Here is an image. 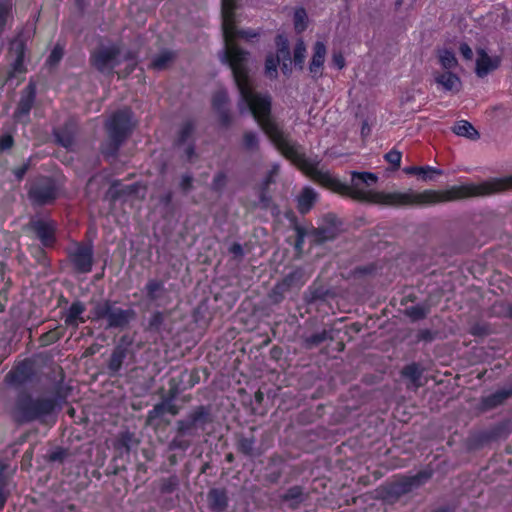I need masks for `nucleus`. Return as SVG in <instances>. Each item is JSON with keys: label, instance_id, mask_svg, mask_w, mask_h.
<instances>
[{"label": "nucleus", "instance_id": "1", "mask_svg": "<svg viewBox=\"0 0 512 512\" xmlns=\"http://www.w3.org/2000/svg\"><path fill=\"white\" fill-rule=\"evenodd\" d=\"M236 0H222V29L225 46L221 60L232 70L233 79L239 92L238 108L241 113L250 112L265 134L281 153L292 160L314 181L341 194L363 202L384 206L403 207L410 205H432L449 202V189L445 191L425 190L417 193L412 189L405 192H376L365 189L364 185L377 182L378 177L370 172H352L351 183L346 185L335 179L329 171L320 169L318 164L304 155L300 145L295 143L271 117V96L258 92L249 75V53L234 44L237 37L252 39L259 34L253 30H237L234 20Z\"/></svg>", "mask_w": 512, "mask_h": 512}, {"label": "nucleus", "instance_id": "2", "mask_svg": "<svg viewBox=\"0 0 512 512\" xmlns=\"http://www.w3.org/2000/svg\"><path fill=\"white\" fill-rule=\"evenodd\" d=\"M91 62L103 74H112L114 68L125 62L124 76L130 74L136 66L134 54L129 50H124L120 43L100 47L92 54Z\"/></svg>", "mask_w": 512, "mask_h": 512}, {"label": "nucleus", "instance_id": "3", "mask_svg": "<svg viewBox=\"0 0 512 512\" xmlns=\"http://www.w3.org/2000/svg\"><path fill=\"white\" fill-rule=\"evenodd\" d=\"M55 400L50 397L32 398L23 394L17 398L13 409V417L18 422H30L34 420H43L55 409Z\"/></svg>", "mask_w": 512, "mask_h": 512}, {"label": "nucleus", "instance_id": "4", "mask_svg": "<svg viewBox=\"0 0 512 512\" xmlns=\"http://www.w3.org/2000/svg\"><path fill=\"white\" fill-rule=\"evenodd\" d=\"M132 113L129 109H123L113 114L106 124L109 139L102 146V153L107 156H114L120 145L132 129Z\"/></svg>", "mask_w": 512, "mask_h": 512}, {"label": "nucleus", "instance_id": "5", "mask_svg": "<svg viewBox=\"0 0 512 512\" xmlns=\"http://www.w3.org/2000/svg\"><path fill=\"white\" fill-rule=\"evenodd\" d=\"M90 313L93 320H105L106 329H123L136 318V312L134 309H123L117 306L115 302H111L109 300L96 302Z\"/></svg>", "mask_w": 512, "mask_h": 512}, {"label": "nucleus", "instance_id": "6", "mask_svg": "<svg viewBox=\"0 0 512 512\" xmlns=\"http://www.w3.org/2000/svg\"><path fill=\"white\" fill-rule=\"evenodd\" d=\"M209 422V413L204 406H198L185 419L176 422L179 434L190 437L196 436L198 429H204Z\"/></svg>", "mask_w": 512, "mask_h": 512}, {"label": "nucleus", "instance_id": "7", "mask_svg": "<svg viewBox=\"0 0 512 512\" xmlns=\"http://www.w3.org/2000/svg\"><path fill=\"white\" fill-rule=\"evenodd\" d=\"M29 198L35 205H46L57 198V188L51 178L37 179L29 190Z\"/></svg>", "mask_w": 512, "mask_h": 512}, {"label": "nucleus", "instance_id": "8", "mask_svg": "<svg viewBox=\"0 0 512 512\" xmlns=\"http://www.w3.org/2000/svg\"><path fill=\"white\" fill-rule=\"evenodd\" d=\"M431 476L432 473L425 470L411 477H403L391 485L390 493L397 497L409 493L426 483Z\"/></svg>", "mask_w": 512, "mask_h": 512}, {"label": "nucleus", "instance_id": "9", "mask_svg": "<svg viewBox=\"0 0 512 512\" xmlns=\"http://www.w3.org/2000/svg\"><path fill=\"white\" fill-rule=\"evenodd\" d=\"M476 54L475 73L480 78L497 70L501 65L502 58L499 55L491 56L483 48H478Z\"/></svg>", "mask_w": 512, "mask_h": 512}, {"label": "nucleus", "instance_id": "10", "mask_svg": "<svg viewBox=\"0 0 512 512\" xmlns=\"http://www.w3.org/2000/svg\"><path fill=\"white\" fill-rule=\"evenodd\" d=\"M27 229L33 231L44 246H51L55 241V223L50 220L32 219Z\"/></svg>", "mask_w": 512, "mask_h": 512}, {"label": "nucleus", "instance_id": "11", "mask_svg": "<svg viewBox=\"0 0 512 512\" xmlns=\"http://www.w3.org/2000/svg\"><path fill=\"white\" fill-rule=\"evenodd\" d=\"M75 269L81 273L91 271L93 264V249L89 245H79L70 254Z\"/></svg>", "mask_w": 512, "mask_h": 512}, {"label": "nucleus", "instance_id": "12", "mask_svg": "<svg viewBox=\"0 0 512 512\" xmlns=\"http://www.w3.org/2000/svg\"><path fill=\"white\" fill-rule=\"evenodd\" d=\"M325 221L330 225H324L313 230L312 236L316 243H323L335 239L340 229L337 225L338 220L333 215H327Z\"/></svg>", "mask_w": 512, "mask_h": 512}, {"label": "nucleus", "instance_id": "13", "mask_svg": "<svg viewBox=\"0 0 512 512\" xmlns=\"http://www.w3.org/2000/svg\"><path fill=\"white\" fill-rule=\"evenodd\" d=\"M327 49L323 42L317 41L313 47V56L309 64V71L313 78L322 76Z\"/></svg>", "mask_w": 512, "mask_h": 512}, {"label": "nucleus", "instance_id": "14", "mask_svg": "<svg viewBox=\"0 0 512 512\" xmlns=\"http://www.w3.org/2000/svg\"><path fill=\"white\" fill-rule=\"evenodd\" d=\"M433 76L435 83L441 86L443 90L453 93H457L460 91L461 80L452 71H436L433 73Z\"/></svg>", "mask_w": 512, "mask_h": 512}, {"label": "nucleus", "instance_id": "15", "mask_svg": "<svg viewBox=\"0 0 512 512\" xmlns=\"http://www.w3.org/2000/svg\"><path fill=\"white\" fill-rule=\"evenodd\" d=\"M85 310L86 307L84 303L80 301L73 302L64 315L65 324L77 328L80 323L85 322V318L83 317Z\"/></svg>", "mask_w": 512, "mask_h": 512}, {"label": "nucleus", "instance_id": "16", "mask_svg": "<svg viewBox=\"0 0 512 512\" xmlns=\"http://www.w3.org/2000/svg\"><path fill=\"white\" fill-rule=\"evenodd\" d=\"M229 97L225 90H219L213 96V107L218 112L221 122L225 125L230 123V115L228 110Z\"/></svg>", "mask_w": 512, "mask_h": 512}, {"label": "nucleus", "instance_id": "17", "mask_svg": "<svg viewBox=\"0 0 512 512\" xmlns=\"http://www.w3.org/2000/svg\"><path fill=\"white\" fill-rule=\"evenodd\" d=\"M35 98V91L33 85H28L27 92L19 101L18 107L15 111V118L21 120L23 117L28 116Z\"/></svg>", "mask_w": 512, "mask_h": 512}, {"label": "nucleus", "instance_id": "18", "mask_svg": "<svg viewBox=\"0 0 512 512\" xmlns=\"http://www.w3.org/2000/svg\"><path fill=\"white\" fill-rule=\"evenodd\" d=\"M210 508L215 512H223L228 504L227 493L224 489H211L208 493Z\"/></svg>", "mask_w": 512, "mask_h": 512}, {"label": "nucleus", "instance_id": "19", "mask_svg": "<svg viewBox=\"0 0 512 512\" xmlns=\"http://www.w3.org/2000/svg\"><path fill=\"white\" fill-rule=\"evenodd\" d=\"M407 174H414L421 176L424 181H433L436 176L443 174L441 169L431 166H411L404 169Z\"/></svg>", "mask_w": 512, "mask_h": 512}, {"label": "nucleus", "instance_id": "20", "mask_svg": "<svg viewBox=\"0 0 512 512\" xmlns=\"http://www.w3.org/2000/svg\"><path fill=\"white\" fill-rule=\"evenodd\" d=\"M317 200V193L309 187L304 188L298 196V210L302 214H306L311 210Z\"/></svg>", "mask_w": 512, "mask_h": 512}, {"label": "nucleus", "instance_id": "21", "mask_svg": "<svg viewBox=\"0 0 512 512\" xmlns=\"http://www.w3.org/2000/svg\"><path fill=\"white\" fill-rule=\"evenodd\" d=\"M452 131L456 135L466 137L470 140H477L480 137L478 131L474 128V126L466 120H460L456 122L452 127Z\"/></svg>", "mask_w": 512, "mask_h": 512}, {"label": "nucleus", "instance_id": "22", "mask_svg": "<svg viewBox=\"0 0 512 512\" xmlns=\"http://www.w3.org/2000/svg\"><path fill=\"white\" fill-rule=\"evenodd\" d=\"M25 46L21 39H15L11 43L10 54L14 57V70L17 72L22 71V65L24 60Z\"/></svg>", "mask_w": 512, "mask_h": 512}, {"label": "nucleus", "instance_id": "23", "mask_svg": "<svg viewBox=\"0 0 512 512\" xmlns=\"http://www.w3.org/2000/svg\"><path fill=\"white\" fill-rule=\"evenodd\" d=\"M437 55L439 63L445 71H452L457 67L458 61L452 51L441 49L438 51Z\"/></svg>", "mask_w": 512, "mask_h": 512}, {"label": "nucleus", "instance_id": "24", "mask_svg": "<svg viewBox=\"0 0 512 512\" xmlns=\"http://www.w3.org/2000/svg\"><path fill=\"white\" fill-rule=\"evenodd\" d=\"M512 396V389H501L484 399V404L488 408L502 404L506 399Z\"/></svg>", "mask_w": 512, "mask_h": 512}, {"label": "nucleus", "instance_id": "25", "mask_svg": "<svg viewBox=\"0 0 512 512\" xmlns=\"http://www.w3.org/2000/svg\"><path fill=\"white\" fill-rule=\"evenodd\" d=\"M174 59V54L170 51H163L153 59L151 66L156 70L166 69Z\"/></svg>", "mask_w": 512, "mask_h": 512}, {"label": "nucleus", "instance_id": "26", "mask_svg": "<svg viewBox=\"0 0 512 512\" xmlns=\"http://www.w3.org/2000/svg\"><path fill=\"white\" fill-rule=\"evenodd\" d=\"M126 357L125 350L122 348H116L113 353L111 354L108 368L112 372H117L120 370L123 361Z\"/></svg>", "mask_w": 512, "mask_h": 512}, {"label": "nucleus", "instance_id": "27", "mask_svg": "<svg viewBox=\"0 0 512 512\" xmlns=\"http://www.w3.org/2000/svg\"><path fill=\"white\" fill-rule=\"evenodd\" d=\"M145 290L147 293V297L154 301L160 298L162 292L164 290V285L162 282L157 280H149L145 286Z\"/></svg>", "mask_w": 512, "mask_h": 512}, {"label": "nucleus", "instance_id": "28", "mask_svg": "<svg viewBox=\"0 0 512 512\" xmlns=\"http://www.w3.org/2000/svg\"><path fill=\"white\" fill-rule=\"evenodd\" d=\"M403 375L411 380L415 387H419L422 372L419 366L415 363L406 366L403 369Z\"/></svg>", "mask_w": 512, "mask_h": 512}, {"label": "nucleus", "instance_id": "29", "mask_svg": "<svg viewBox=\"0 0 512 512\" xmlns=\"http://www.w3.org/2000/svg\"><path fill=\"white\" fill-rule=\"evenodd\" d=\"M294 28L301 33L307 28L308 16L304 8H297L294 12Z\"/></svg>", "mask_w": 512, "mask_h": 512}, {"label": "nucleus", "instance_id": "30", "mask_svg": "<svg viewBox=\"0 0 512 512\" xmlns=\"http://www.w3.org/2000/svg\"><path fill=\"white\" fill-rule=\"evenodd\" d=\"M27 376L28 373L26 365H19L8 374V377L11 379V382L15 384L23 383L26 380Z\"/></svg>", "mask_w": 512, "mask_h": 512}, {"label": "nucleus", "instance_id": "31", "mask_svg": "<svg viewBox=\"0 0 512 512\" xmlns=\"http://www.w3.org/2000/svg\"><path fill=\"white\" fill-rule=\"evenodd\" d=\"M243 146L248 151H256L259 147V139L256 133L248 131L243 135Z\"/></svg>", "mask_w": 512, "mask_h": 512}, {"label": "nucleus", "instance_id": "32", "mask_svg": "<svg viewBox=\"0 0 512 512\" xmlns=\"http://www.w3.org/2000/svg\"><path fill=\"white\" fill-rule=\"evenodd\" d=\"M306 58V46L303 40H298L295 48H294V62L296 65H299L300 68H303L304 62Z\"/></svg>", "mask_w": 512, "mask_h": 512}, {"label": "nucleus", "instance_id": "33", "mask_svg": "<svg viewBox=\"0 0 512 512\" xmlns=\"http://www.w3.org/2000/svg\"><path fill=\"white\" fill-rule=\"evenodd\" d=\"M194 132V125L191 122H186L182 125L179 135L177 144H185L189 142Z\"/></svg>", "mask_w": 512, "mask_h": 512}, {"label": "nucleus", "instance_id": "34", "mask_svg": "<svg viewBox=\"0 0 512 512\" xmlns=\"http://www.w3.org/2000/svg\"><path fill=\"white\" fill-rule=\"evenodd\" d=\"M304 282H305V279H304L303 270L297 269L285 277V279L283 281V285H286V286H291L294 284L302 285V284H304Z\"/></svg>", "mask_w": 512, "mask_h": 512}, {"label": "nucleus", "instance_id": "35", "mask_svg": "<svg viewBox=\"0 0 512 512\" xmlns=\"http://www.w3.org/2000/svg\"><path fill=\"white\" fill-rule=\"evenodd\" d=\"M255 439L254 437L241 438L238 442V449L248 456L254 455Z\"/></svg>", "mask_w": 512, "mask_h": 512}, {"label": "nucleus", "instance_id": "36", "mask_svg": "<svg viewBox=\"0 0 512 512\" xmlns=\"http://www.w3.org/2000/svg\"><path fill=\"white\" fill-rule=\"evenodd\" d=\"M227 182H228V177H227L226 173L223 171H219L213 177V180L211 182V188L214 191L220 192L226 187Z\"/></svg>", "mask_w": 512, "mask_h": 512}, {"label": "nucleus", "instance_id": "37", "mask_svg": "<svg viewBox=\"0 0 512 512\" xmlns=\"http://www.w3.org/2000/svg\"><path fill=\"white\" fill-rule=\"evenodd\" d=\"M186 436L187 435L179 434L177 431L176 436L170 442V449L186 450L191 445V441L185 439Z\"/></svg>", "mask_w": 512, "mask_h": 512}, {"label": "nucleus", "instance_id": "38", "mask_svg": "<svg viewBox=\"0 0 512 512\" xmlns=\"http://www.w3.org/2000/svg\"><path fill=\"white\" fill-rule=\"evenodd\" d=\"M406 314L412 320H419L424 318L428 314V309L421 305L412 306L406 309Z\"/></svg>", "mask_w": 512, "mask_h": 512}, {"label": "nucleus", "instance_id": "39", "mask_svg": "<svg viewBox=\"0 0 512 512\" xmlns=\"http://www.w3.org/2000/svg\"><path fill=\"white\" fill-rule=\"evenodd\" d=\"M278 63H279V57H274V56L270 55L266 58L265 72L268 77H270V78L276 77Z\"/></svg>", "mask_w": 512, "mask_h": 512}, {"label": "nucleus", "instance_id": "40", "mask_svg": "<svg viewBox=\"0 0 512 512\" xmlns=\"http://www.w3.org/2000/svg\"><path fill=\"white\" fill-rule=\"evenodd\" d=\"M57 142L63 147H70L73 144V136L70 132L58 129L54 132Z\"/></svg>", "mask_w": 512, "mask_h": 512}, {"label": "nucleus", "instance_id": "41", "mask_svg": "<svg viewBox=\"0 0 512 512\" xmlns=\"http://www.w3.org/2000/svg\"><path fill=\"white\" fill-rule=\"evenodd\" d=\"M164 314L162 312H155L149 320V329L158 331L164 323Z\"/></svg>", "mask_w": 512, "mask_h": 512}, {"label": "nucleus", "instance_id": "42", "mask_svg": "<svg viewBox=\"0 0 512 512\" xmlns=\"http://www.w3.org/2000/svg\"><path fill=\"white\" fill-rule=\"evenodd\" d=\"M328 337V333L326 331H322L320 333H316L311 335L306 339V343L308 347H314L324 342Z\"/></svg>", "mask_w": 512, "mask_h": 512}, {"label": "nucleus", "instance_id": "43", "mask_svg": "<svg viewBox=\"0 0 512 512\" xmlns=\"http://www.w3.org/2000/svg\"><path fill=\"white\" fill-rule=\"evenodd\" d=\"M166 407V402L155 405L154 408L149 411L148 419L153 420L162 417L164 414H166Z\"/></svg>", "mask_w": 512, "mask_h": 512}, {"label": "nucleus", "instance_id": "44", "mask_svg": "<svg viewBox=\"0 0 512 512\" xmlns=\"http://www.w3.org/2000/svg\"><path fill=\"white\" fill-rule=\"evenodd\" d=\"M401 157V152L397 150H391L385 155V159L396 168L400 166Z\"/></svg>", "mask_w": 512, "mask_h": 512}, {"label": "nucleus", "instance_id": "45", "mask_svg": "<svg viewBox=\"0 0 512 512\" xmlns=\"http://www.w3.org/2000/svg\"><path fill=\"white\" fill-rule=\"evenodd\" d=\"M179 186L183 192L187 193L193 188V177L190 174H184L181 177Z\"/></svg>", "mask_w": 512, "mask_h": 512}, {"label": "nucleus", "instance_id": "46", "mask_svg": "<svg viewBox=\"0 0 512 512\" xmlns=\"http://www.w3.org/2000/svg\"><path fill=\"white\" fill-rule=\"evenodd\" d=\"M63 57V49L60 46H56L48 57V63L50 65L57 64Z\"/></svg>", "mask_w": 512, "mask_h": 512}, {"label": "nucleus", "instance_id": "47", "mask_svg": "<svg viewBox=\"0 0 512 512\" xmlns=\"http://www.w3.org/2000/svg\"><path fill=\"white\" fill-rule=\"evenodd\" d=\"M416 92H420V90H414V89H411V90H407L405 91L401 98H400V103L402 105H406L408 103H411L415 100V94Z\"/></svg>", "mask_w": 512, "mask_h": 512}, {"label": "nucleus", "instance_id": "48", "mask_svg": "<svg viewBox=\"0 0 512 512\" xmlns=\"http://www.w3.org/2000/svg\"><path fill=\"white\" fill-rule=\"evenodd\" d=\"M9 3L8 0L0 2V28L4 26L6 22V17L9 12Z\"/></svg>", "mask_w": 512, "mask_h": 512}, {"label": "nucleus", "instance_id": "49", "mask_svg": "<svg viewBox=\"0 0 512 512\" xmlns=\"http://www.w3.org/2000/svg\"><path fill=\"white\" fill-rule=\"evenodd\" d=\"M286 500H294V499H302V492L299 487L291 488L287 491L285 495Z\"/></svg>", "mask_w": 512, "mask_h": 512}, {"label": "nucleus", "instance_id": "50", "mask_svg": "<svg viewBox=\"0 0 512 512\" xmlns=\"http://www.w3.org/2000/svg\"><path fill=\"white\" fill-rule=\"evenodd\" d=\"M178 146L183 147V153L187 160H191L195 155L194 146L191 143L178 144Z\"/></svg>", "mask_w": 512, "mask_h": 512}, {"label": "nucleus", "instance_id": "51", "mask_svg": "<svg viewBox=\"0 0 512 512\" xmlns=\"http://www.w3.org/2000/svg\"><path fill=\"white\" fill-rule=\"evenodd\" d=\"M459 51L466 60H471L473 58V51L467 43H461Z\"/></svg>", "mask_w": 512, "mask_h": 512}, {"label": "nucleus", "instance_id": "52", "mask_svg": "<svg viewBox=\"0 0 512 512\" xmlns=\"http://www.w3.org/2000/svg\"><path fill=\"white\" fill-rule=\"evenodd\" d=\"M229 252L234 255L235 258L241 259L244 255L243 248L239 243H234L229 248Z\"/></svg>", "mask_w": 512, "mask_h": 512}, {"label": "nucleus", "instance_id": "53", "mask_svg": "<svg viewBox=\"0 0 512 512\" xmlns=\"http://www.w3.org/2000/svg\"><path fill=\"white\" fill-rule=\"evenodd\" d=\"M13 145V138L10 135H4L0 138V149L6 150L11 148Z\"/></svg>", "mask_w": 512, "mask_h": 512}, {"label": "nucleus", "instance_id": "54", "mask_svg": "<svg viewBox=\"0 0 512 512\" xmlns=\"http://www.w3.org/2000/svg\"><path fill=\"white\" fill-rule=\"evenodd\" d=\"M296 232H297V240H296V243H295V247H296V249L300 250L302 248L303 243H304L305 232L300 227L296 228Z\"/></svg>", "mask_w": 512, "mask_h": 512}, {"label": "nucleus", "instance_id": "55", "mask_svg": "<svg viewBox=\"0 0 512 512\" xmlns=\"http://www.w3.org/2000/svg\"><path fill=\"white\" fill-rule=\"evenodd\" d=\"M59 338L58 334L54 331H50L42 336V342L44 344L52 343Z\"/></svg>", "mask_w": 512, "mask_h": 512}, {"label": "nucleus", "instance_id": "56", "mask_svg": "<svg viewBox=\"0 0 512 512\" xmlns=\"http://www.w3.org/2000/svg\"><path fill=\"white\" fill-rule=\"evenodd\" d=\"M28 170V165H23L19 168H17L14 173H15V176L18 180H21L23 178V176L25 175V173L27 172Z\"/></svg>", "mask_w": 512, "mask_h": 512}, {"label": "nucleus", "instance_id": "57", "mask_svg": "<svg viewBox=\"0 0 512 512\" xmlns=\"http://www.w3.org/2000/svg\"><path fill=\"white\" fill-rule=\"evenodd\" d=\"M166 406V413H169L171 415H177L179 413V409L175 404L171 402H166Z\"/></svg>", "mask_w": 512, "mask_h": 512}, {"label": "nucleus", "instance_id": "58", "mask_svg": "<svg viewBox=\"0 0 512 512\" xmlns=\"http://www.w3.org/2000/svg\"><path fill=\"white\" fill-rule=\"evenodd\" d=\"M278 40H279V43L281 42L283 44V47L279 49V52L283 55L288 56L289 50H288L287 40L284 39L282 36H279Z\"/></svg>", "mask_w": 512, "mask_h": 512}, {"label": "nucleus", "instance_id": "59", "mask_svg": "<svg viewBox=\"0 0 512 512\" xmlns=\"http://www.w3.org/2000/svg\"><path fill=\"white\" fill-rule=\"evenodd\" d=\"M260 201H261L262 206H263L264 208L268 207L269 202H270V199H269V197L266 195L265 191H262V192H261V195H260Z\"/></svg>", "mask_w": 512, "mask_h": 512}, {"label": "nucleus", "instance_id": "60", "mask_svg": "<svg viewBox=\"0 0 512 512\" xmlns=\"http://www.w3.org/2000/svg\"><path fill=\"white\" fill-rule=\"evenodd\" d=\"M137 188H138V185L133 184V185H130V186L125 187V189L123 190V192H124V193H127V194L136 193Z\"/></svg>", "mask_w": 512, "mask_h": 512}, {"label": "nucleus", "instance_id": "61", "mask_svg": "<svg viewBox=\"0 0 512 512\" xmlns=\"http://www.w3.org/2000/svg\"><path fill=\"white\" fill-rule=\"evenodd\" d=\"M334 61L340 69L344 66V59L342 56H335Z\"/></svg>", "mask_w": 512, "mask_h": 512}, {"label": "nucleus", "instance_id": "62", "mask_svg": "<svg viewBox=\"0 0 512 512\" xmlns=\"http://www.w3.org/2000/svg\"><path fill=\"white\" fill-rule=\"evenodd\" d=\"M6 502V496L2 491H0V510L4 507Z\"/></svg>", "mask_w": 512, "mask_h": 512}, {"label": "nucleus", "instance_id": "63", "mask_svg": "<svg viewBox=\"0 0 512 512\" xmlns=\"http://www.w3.org/2000/svg\"><path fill=\"white\" fill-rule=\"evenodd\" d=\"M274 172L275 171L273 170L269 173L268 177L265 180V186H268L272 182V177H273Z\"/></svg>", "mask_w": 512, "mask_h": 512}, {"label": "nucleus", "instance_id": "64", "mask_svg": "<svg viewBox=\"0 0 512 512\" xmlns=\"http://www.w3.org/2000/svg\"><path fill=\"white\" fill-rule=\"evenodd\" d=\"M171 199H172V195H171V193H169L168 195H166V197H165V202H166V204L170 203Z\"/></svg>", "mask_w": 512, "mask_h": 512}]
</instances>
